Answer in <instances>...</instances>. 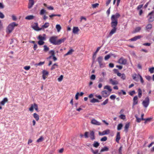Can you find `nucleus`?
Listing matches in <instances>:
<instances>
[{"label":"nucleus","instance_id":"1","mask_svg":"<svg viewBox=\"0 0 154 154\" xmlns=\"http://www.w3.org/2000/svg\"><path fill=\"white\" fill-rule=\"evenodd\" d=\"M120 16V14L118 13H117L115 14L112 15V16L111 17V27L112 28L107 36V37L111 36L116 32L117 29L116 27L118 24V19Z\"/></svg>","mask_w":154,"mask_h":154},{"label":"nucleus","instance_id":"2","mask_svg":"<svg viewBox=\"0 0 154 154\" xmlns=\"http://www.w3.org/2000/svg\"><path fill=\"white\" fill-rule=\"evenodd\" d=\"M17 25L15 22H13L9 24L7 27V32L9 33H11L14 29V27Z\"/></svg>","mask_w":154,"mask_h":154},{"label":"nucleus","instance_id":"3","mask_svg":"<svg viewBox=\"0 0 154 154\" xmlns=\"http://www.w3.org/2000/svg\"><path fill=\"white\" fill-rule=\"evenodd\" d=\"M103 57L102 56H99L97 59V61L100 68H103L105 66V63L103 62Z\"/></svg>","mask_w":154,"mask_h":154},{"label":"nucleus","instance_id":"4","mask_svg":"<svg viewBox=\"0 0 154 154\" xmlns=\"http://www.w3.org/2000/svg\"><path fill=\"white\" fill-rule=\"evenodd\" d=\"M154 11H152L151 12L149 13L147 15V17H148V22H152L154 20Z\"/></svg>","mask_w":154,"mask_h":154},{"label":"nucleus","instance_id":"5","mask_svg":"<svg viewBox=\"0 0 154 154\" xmlns=\"http://www.w3.org/2000/svg\"><path fill=\"white\" fill-rule=\"evenodd\" d=\"M57 38V37L56 36H51L50 38L49 41L53 45H56Z\"/></svg>","mask_w":154,"mask_h":154},{"label":"nucleus","instance_id":"6","mask_svg":"<svg viewBox=\"0 0 154 154\" xmlns=\"http://www.w3.org/2000/svg\"><path fill=\"white\" fill-rule=\"evenodd\" d=\"M149 103V99L148 97H147L145 98V99L143 100L142 103V104L143 106L145 108H146L148 107Z\"/></svg>","mask_w":154,"mask_h":154},{"label":"nucleus","instance_id":"7","mask_svg":"<svg viewBox=\"0 0 154 154\" xmlns=\"http://www.w3.org/2000/svg\"><path fill=\"white\" fill-rule=\"evenodd\" d=\"M34 109H35L37 112L39 111V110H38V105L35 103L31 105V106L29 108V110L30 111L32 112L33 111Z\"/></svg>","mask_w":154,"mask_h":154},{"label":"nucleus","instance_id":"8","mask_svg":"<svg viewBox=\"0 0 154 154\" xmlns=\"http://www.w3.org/2000/svg\"><path fill=\"white\" fill-rule=\"evenodd\" d=\"M103 45L101 46L98 47L96 51L94 52V53L93 54V57H92V60H93V63L94 62L95 60V59L97 53L100 50L101 48L102 47Z\"/></svg>","mask_w":154,"mask_h":154},{"label":"nucleus","instance_id":"9","mask_svg":"<svg viewBox=\"0 0 154 154\" xmlns=\"http://www.w3.org/2000/svg\"><path fill=\"white\" fill-rule=\"evenodd\" d=\"M34 24V25L32 26V27L35 31H39L42 29V28H40L38 26V24L37 23H35Z\"/></svg>","mask_w":154,"mask_h":154},{"label":"nucleus","instance_id":"10","mask_svg":"<svg viewBox=\"0 0 154 154\" xmlns=\"http://www.w3.org/2000/svg\"><path fill=\"white\" fill-rule=\"evenodd\" d=\"M127 60L123 57H122L120 58L119 60V63L121 64L125 65L126 64Z\"/></svg>","mask_w":154,"mask_h":154},{"label":"nucleus","instance_id":"11","mask_svg":"<svg viewBox=\"0 0 154 154\" xmlns=\"http://www.w3.org/2000/svg\"><path fill=\"white\" fill-rule=\"evenodd\" d=\"M66 39V38H61L60 39H57V41L56 45H60L62 43H63Z\"/></svg>","mask_w":154,"mask_h":154},{"label":"nucleus","instance_id":"12","mask_svg":"<svg viewBox=\"0 0 154 154\" xmlns=\"http://www.w3.org/2000/svg\"><path fill=\"white\" fill-rule=\"evenodd\" d=\"M34 0H29L28 7L29 9L31 8L34 4Z\"/></svg>","mask_w":154,"mask_h":154},{"label":"nucleus","instance_id":"13","mask_svg":"<svg viewBox=\"0 0 154 154\" xmlns=\"http://www.w3.org/2000/svg\"><path fill=\"white\" fill-rule=\"evenodd\" d=\"M138 103V97L137 96H134L133 99V103L132 106H134Z\"/></svg>","mask_w":154,"mask_h":154},{"label":"nucleus","instance_id":"14","mask_svg":"<svg viewBox=\"0 0 154 154\" xmlns=\"http://www.w3.org/2000/svg\"><path fill=\"white\" fill-rule=\"evenodd\" d=\"M110 133V130L109 129H107L103 131L102 132H99V134L100 135H104L109 134Z\"/></svg>","mask_w":154,"mask_h":154},{"label":"nucleus","instance_id":"15","mask_svg":"<svg viewBox=\"0 0 154 154\" xmlns=\"http://www.w3.org/2000/svg\"><path fill=\"white\" fill-rule=\"evenodd\" d=\"M152 27V25L151 24L149 23L145 27V30L147 32H149L151 29Z\"/></svg>","mask_w":154,"mask_h":154},{"label":"nucleus","instance_id":"16","mask_svg":"<svg viewBox=\"0 0 154 154\" xmlns=\"http://www.w3.org/2000/svg\"><path fill=\"white\" fill-rule=\"evenodd\" d=\"M142 37V36L140 35H138L135 36L134 37L131 38L129 39V40L131 41H135L137 39L140 38Z\"/></svg>","mask_w":154,"mask_h":154},{"label":"nucleus","instance_id":"17","mask_svg":"<svg viewBox=\"0 0 154 154\" xmlns=\"http://www.w3.org/2000/svg\"><path fill=\"white\" fill-rule=\"evenodd\" d=\"M121 139L120 132H118L116 136V141L117 143H119V140Z\"/></svg>","mask_w":154,"mask_h":154},{"label":"nucleus","instance_id":"18","mask_svg":"<svg viewBox=\"0 0 154 154\" xmlns=\"http://www.w3.org/2000/svg\"><path fill=\"white\" fill-rule=\"evenodd\" d=\"M109 82L113 85H117L119 83L116 80H113L112 79H109Z\"/></svg>","mask_w":154,"mask_h":154},{"label":"nucleus","instance_id":"19","mask_svg":"<svg viewBox=\"0 0 154 154\" xmlns=\"http://www.w3.org/2000/svg\"><path fill=\"white\" fill-rule=\"evenodd\" d=\"M90 137L91 138V139L92 140H93L95 139V135L94 132L93 131H90Z\"/></svg>","mask_w":154,"mask_h":154},{"label":"nucleus","instance_id":"20","mask_svg":"<svg viewBox=\"0 0 154 154\" xmlns=\"http://www.w3.org/2000/svg\"><path fill=\"white\" fill-rule=\"evenodd\" d=\"M101 94H102V96L104 97H106L108 96L109 94H108V92L106 90L103 91L101 92Z\"/></svg>","mask_w":154,"mask_h":154},{"label":"nucleus","instance_id":"21","mask_svg":"<svg viewBox=\"0 0 154 154\" xmlns=\"http://www.w3.org/2000/svg\"><path fill=\"white\" fill-rule=\"evenodd\" d=\"M8 99L7 97L4 98L3 100L0 102V105H4L5 103L8 102Z\"/></svg>","mask_w":154,"mask_h":154},{"label":"nucleus","instance_id":"22","mask_svg":"<svg viewBox=\"0 0 154 154\" xmlns=\"http://www.w3.org/2000/svg\"><path fill=\"white\" fill-rule=\"evenodd\" d=\"M91 123L93 124L98 125H100L101 124L99 122H98L95 119H92L91 121Z\"/></svg>","mask_w":154,"mask_h":154},{"label":"nucleus","instance_id":"23","mask_svg":"<svg viewBox=\"0 0 154 154\" xmlns=\"http://www.w3.org/2000/svg\"><path fill=\"white\" fill-rule=\"evenodd\" d=\"M139 74H138V75H137L136 74H135L134 75H132L133 79L134 80L136 81H138L139 77Z\"/></svg>","mask_w":154,"mask_h":154},{"label":"nucleus","instance_id":"24","mask_svg":"<svg viewBox=\"0 0 154 154\" xmlns=\"http://www.w3.org/2000/svg\"><path fill=\"white\" fill-rule=\"evenodd\" d=\"M129 126L130 124L129 123H127L125 124V126L124 127V131H125L126 133L128 132Z\"/></svg>","mask_w":154,"mask_h":154},{"label":"nucleus","instance_id":"25","mask_svg":"<svg viewBox=\"0 0 154 154\" xmlns=\"http://www.w3.org/2000/svg\"><path fill=\"white\" fill-rule=\"evenodd\" d=\"M79 31L78 27H74L73 29L72 32L74 34H77Z\"/></svg>","mask_w":154,"mask_h":154},{"label":"nucleus","instance_id":"26","mask_svg":"<svg viewBox=\"0 0 154 154\" xmlns=\"http://www.w3.org/2000/svg\"><path fill=\"white\" fill-rule=\"evenodd\" d=\"M34 18V16L32 15H29L26 17L25 19L26 20H30L33 19Z\"/></svg>","mask_w":154,"mask_h":154},{"label":"nucleus","instance_id":"27","mask_svg":"<svg viewBox=\"0 0 154 154\" xmlns=\"http://www.w3.org/2000/svg\"><path fill=\"white\" fill-rule=\"evenodd\" d=\"M109 149L108 147L105 146L104 147L102 148L100 150V152H102L105 151H107L109 150Z\"/></svg>","mask_w":154,"mask_h":154},{"label":"nucleus","instance_id":"28","mask_svg":"<svg viewBox=\"0 0 154 154\" xmlns=\"http://www.w3.org/2000/svg\"><path fill=\"white\" fill-rule=\"evenodd\" d=\"M141 29V28L140 27H137L135 28L134 30L133 31V33H135L139 32Z\"/></svg>","mask_w":154,"mask_h":154},{"label":"nucleus","instance_id":"29","mask_svg":"<svg viewBox=\"0 0 154 154\" xmlns=\"http://www.w3.org/2000/svg\"><path fill=\"white\" fill-rule=\"evenodd\" d=\"M38 39L39 40L44 41L46 40V37L42 36L41 35H39L38 36Z\"/></svg>","mask_w":154,"mask_h":154},{"label":"nucleus","instance_id":"30","mask_svg":"<svg viewBox=\"0 0 154 154\" xmlns=\"http://www.w3.org/2000/svg\"><path fill=\"white\" fill-rule=\"evenodd\" d=\"M137 91L138 92V96L139 98L141 97L142 95V91L141 89L140 88H139L138 89Z\"/></svg>","mask_w":154,"mask_h":154},{"label":"nucleus","instance_id":"31","mask_svg":"<svg viewBox=\"0 0 154 154\" xmlns=\"http://www.w3.org/2000/svg\"><path fill=\"white\" fill-rule=\"evenodd\" d=\"M33 117L35 119L36 121H38L39 119V116L37 113H35L33 114Z\"/></svg>","mask_w":154,"mask_h":154},{"label":"nucleus","instance_id":"32","mask_svg":"<svg viewBox=\"0 0 154 154\" xmlns=\"http://www.w3.org/2000/svg\"><path fill=\"white\" fill-rule=\"evenodd\" d=\"M113 54L111 53L109 54L106 55L104 57V59L105 60H108L111 57V56Z\"/></svg>","mask_w":154,"mask_h":154},{"label":"nucleus","instance_id":"33","mask_svg":"<svg viewBox=\"0 0 154 154\" xmlns=\"http://www.w3.org/2000/svg\"><path fill=\"white\" fill-rule=\"evenodd\" d=\"M100 101L97 99H95L94 98H93L91 100L90 102L92 103H95L96 102H99Z\"/></svg>","mask_w":154,"mask_h":154},{"label":"nucleus","instance_id":"34","mask_svg":"<svg viewBox=\"0 0 154 154\" xmlns=\"http://www.w3.org/2000/svg\"><path fill=\"white\" fill-rule=\"evenodd\" d=\"M122 94L124 95H125L126 94V92L123 90H122L120 92H118V94L119 95H121Z\"/></svg>","mask_w":154,"mask_h":154},{"label":"nucleus","instance_id":"35","mask_svg":"<svg viewBox=\"0 0 154 154\" xmlns=\"http://www.w3.org/2000/svg\"><path fill=\"white\" fill-rule=\"evenodd\" d=\"M135 117L136 119V122L138 123L140 122L142 120V119H141V118H139V117H138L137 115H135Z\"/></svg>","mask_w":154,"mask_h":154},{"label":"nucleus","instance_id":"36","mask_svg":"<svg viewBox=\"0 0 154 154\" xmlns=\"http://www.w3.org/2000/svg\"><path fill=\"white\" fill-rule=\"evenodd\" d=\"M123 127V124L122 123L119 124L117 127V129L118 131L120 130Z\"/></svg>","mask_w":154,"mask_h":154},{"label":"nucleus","instance_id":"37","mask_svg":"<svg viewBox=\"0 0 154 154\" xmlns=\"http://www.w3.org/2000/svg\"><path fill=\"white\" fill-rule=\"evenodd\" d=\"M93 145L94 147L96 148H97L99 146L100 143L98 142L95 141L94 142V143L93 144Z\"/></svg>","mask_w":154,"mask_h":154},{"label":"nucleus","instance_id":"38","mask_svg":"<svg viewBox=\"0 0 154 154\" xmlns=\"http://www.w3.org/2000/svg\"><path fill=\"white\" fill-rule=\"evenodd\" d=\"M49 26V23L48 22H46L44 25L42 26L41 28H42V29L43 28H47Z\"/></svg>","mask_w":154,"mask_h":154},{"label":"nucleus","instance_id":"39","mask_svg":"<svg viewBox=\"0 0 154 154\" xmlns=\"http://www.w3.org/2000/svg\"><path fill=\"white\" fill-rule=\"evenodd\" d=\"M56 28L57 29L58 32H59L61 29V27L59 24L56 25Z\"/></svg>","mask_w":154,"mask_h":154},{"label":"nucleus","instance_id":"40","mask_svg":"<svg viewBox=\"0 0 154 154\" xmlns=\"http://www.w3.org/2000/svg\"><path fill=\"white\" fill-rule=\"evenodd\" d=\"M104 88L108 90L110 92L112 91V89L110 87L109 85L105 86L104 87Z\"/></svg>","mask_w":154,"mask_h":154},{"label":"nucleus","instance_id":"41","mask_svg":"<svg viewBox=\"0 0 154 154\" xmlns=\"http://www.w3.org/2000/svg\"><path fill=\"white\" fill-rule=\"evenodd\" d=\"M42 75L45 76H47L48 75L49 73L47 71L44 70L42 71Z\"/></svg>","mask_w":154,"mask_h":154},{"label":"nucleus","instance_id":"42","mask_svg":"<svg viewBox=\"0 0 154 154\" xmlns=\"http://www.w3.org/2000/svg\"><path fill=\"white\" fill-rule=\"evenodd\" d=\"M122 146H121L118 149V154H122Z\"/></svg>","mask_w":154,"mask_h":154},{"label":"nucleus","instance_id":"43","mask_svg":"<svg viewBox=\"0 0 154 154\" xmlns=\"http://www.w3.org/2000/svg\"><path fill=\"white\" fill-rule=\"evenodd\" d=\"M43 137L42 136H41L37 140V142L39 143L42 142L43 141Z\"/></svg>","mask_w":154,"mask_h":154},{"label":"nucleus","instance_id":"44","mask_svg":"<svg viewBox=\"0 0 154 154\" xmlns=\"http://www.w3.org/2000/svg\"><path fill=\"white\" fill-rule=\"evenodd\" d=\"M109 100L108 99H106L103 103H101L102 106L105 105L107 104L108 103Z\"/></svg>","mask_w":154,"mask_h":154},{"label":"nucleus","instance_id":"45","mask_svg":"<svg viewBox=\"0 0 154 154\" xmlns=\"http://www.w3.org/2000/svg\"><path fill=\"white\" fill-rule=\"evenodd\" d=\"M55 66H58V65L56 63H55L52 65L51 68V70H52L55 69L56 68Z\"/></svg>","mask_w":154,"mask_h":154},{"label":"nucleus","instance_id":"46","mask_svg":"<svg viewBox=\"0 0 154 154\" xmlns=\"http://www.w3.org/2000/svg\"><path fill=\"white\" fill-rule=\"evenodd\" d=\"M91 152L93 153L94 154H97L98 152V149L96 150L95 151H94L92 148H91Z\"/></svg>","mask_w":154,"mask_h":154},{"label":"nucleus","instance_id":"47","mask_svg":"<svg viewBox=\"0 0 154 154\" xmlns=\"http://www.w3.org/2000/svg\"><path fill=\"white\" fill-rule=\"evenodd\" d=\"M44 50L45 52H47L49 49V48L47 46H46V45H44Z\"/></svg>","mask_w":154,"mask_h":154},{"label":"nucleus","instance_id":"48","mask_svg":"<svg viewBox=\"0 0 154 154\" xmlns=\"http://www.w3.org/2000/svg\"><path fill=\"white\" fill-rule=\"evenodd\" d=\"M38 43L39 45H42L45 43V42L44 41L39 40L38 42Z\"/></svg>","mask_w":154,"mask_h":154},{"label":"nucleus","instance_id":"49","mask_svg":"<svg viewBox=\"0 0 154 154\" xmlns=\"http://www.w3.org/2000/svg\"><path fill=\"white\" fill-rule=\"evenodd\" d=\"M46 12V11L44 9H42L40 11V14L41 15H43Z\"/></svg>","mask_w":154,"mask_h":154},{"label":"nucleus","instance_id":"50","mask_svg":"<svg viewBox=\"0 0 154 154\" xmlns=\"http://www.w3.org/2000/svg\"><path fill=\"white\" fill-rule=\"evenodd\" d=\"M107 137L106 136H104V137H102L100 139V140L101 141H105L107 140Z\"/></svg>","mask_w":154,"mask_h":154},{"label":"nucleus","instance_id":"51","mask_svg":"<svg viewBox=\"0 0 154 154\" xmlns=\"http://www.w3.org/2000/svg\"><path fill=\"white\" fill-rule=\"evenodd\" d=\"M135 94V91L134 90H133L131 91H130L129 92V94L131 96H133V94Z\"/></svg>","mask_w":154,"mask_h":154},{"label":"nucleus","instance_id":"52","mask_svg":"<svg viewBox=\"0 0 154 154\" xmlns=\"http://www.w3.org/2000/svg\"><path fill=\"white\" fill-rule=\"evenodd\" d=\"M99 5V4L98 3H96L94 4H92V6L93 8H95L97 7L98 5Z\"/></svg>","mask_w":154,"mask_h":154},{"label":"nucleus","instance_id":"53","mask_svg":"<svg viewBox=\"0 0 154 154\" xmlns=\"http://www.w3.org/2000/svg\"><path fill=\"white\" fill-rule=\"evenodd\" d=\"M45 63V62H40L38 63H36L35 65L36 66H41L43 65Z\"/></svg>","mask_w":154,"mask_h":154},{"label":"nucleus","instance_id":"54","mask_svg":"<svg viewBox=\"0 0 154 154\" xmlns=\"http://www.w3.org/2000/svg\"><path fill=\"white\" fill-rule=\"evenodd\" d=\"M73 51L74 50L72 49H71L69 50V51L67 52V54H69V55H71L72 54V53Z\"/></svg>","mask_w":154,"mask_h":154},{"label":"nucleus","instance_id":"55","mask_svg":"<svg viewBox=\"0 0 154 154\" xmlns=\"http://www.w3.org/2000/svg\"><path fill=\"white\" fill-rule=\"evenodd\" d=\"M121 78L123 80H124L126 78V76L125 74L122 73V75L121 76Z\"/></svg>","mask_w":154,"mask_h":154},{"label":"nucleus","instance_id":"56","mask_svg":"<svg viewBox=\"0 0 154 154\" xmlns=\"http://www.w3.org/2000/svg\"><path fill=\"white\" fill-rule=\"evenodd\" d=\"M154 67L150 68L149 69V71L151 73H152L154 72Z\"/></svg>","mask_w":154,"mask_h":154},{"label":"nucleus","instance_id":"57","mask_svg":"<svg viewBox=\"0 0 154 154\" xmlns=\"http://www.w3.org/2000/svg\"><path fill=\"white\" fill-rule=\"evenodd\" d=\"M152 118H149L147 119H145V121H146L147 122H150L151 121V120L152 119Z\"/></svg>","mask_w":154,"mask_h":154},{"label":"nucleus","instance_id":"58","mask_svg":"<svg viewBox=\"0 0 154 154\" xmlns=\"http://www.w3.org/2000/svg\"><path fill=\"white\" fill-rule=\"evenodd\" d=\"M120 118L122 119H125V116L123 114H121L119 116Z\"/></svg>","mask_w":154,"mask_h":154},{"label":"nucleus","instance_id":"59","mask_svg":"<svg viewBox=\"0 0 154 154\" xmlns=\"http://www.w3.org/2000/svg\"><path fill=\"white\" fill-rule=\"evenodd\" d=\"M139 76L140 79V82L142 84H143L144 83V80L141 76L140 74H139Z\"/></svg>","mask_w":154,"mask_h":154},{"label":"nucleus","instance_id":"60","mask_svg":"<svg viewBox=\"0 0 154 154\" xmlns=\"http://www.w3.org/2000/svg\"><path fill=\"white\" fill-rule=\"evenodd\" d=\"M5 17V16L3 13L0 11V18L1 19H3Z\"/></svg>","mask_w":154,"mask_h":154},{"label":"nucleus","instance_id":"61","mask_svg":"<svg viewBox=\"0 0 154 154\" xmlns=\"http://www.w3.org/2000/svg\"><path fill=\"white\" fill-rule=\"evenodd\" d=\"M89 134V132H85V133L84 136L85 138H88V134Z\"/></svg>","mask_w":154,"mask_h":154},{"label":"nucleus","instance_id":"62","mask_svg":"<svg viewBox=\"0 0 154 154\" xmlns=\"http://www.w3.org/2000/svg\"><path fill=\"white\" fill-rule=\"evenodd\" d=\"M49 53L51 54V56H53L55 55L54 51L53 50H51L49 51Z\"/></svg>","mask_w":154,"mask_h":154},{"label":"nucleus","instance_id":"63","mask_svg":"<svg viewBox=\"0 0 154 154\" xmlns=\"http://www.w3.org/2000/svg\"><path fill=\"white\" fill-rule=\"evenodd\" d=\"M63 75H61L60 77L59 78H58V81H59V82H60L63 79Z\"/></svg>","mask_w":154,"mask_h":154},{"label":"nucleus","instance_id":"64","mask_svg":"<svg viewBox=\"0 0 154 154\" xmlns=\"http://www.w3.org/2000/svg\"><path fill=\"white\" fill-rule=\"evenodd\" d=\"M145 78L146 79L149 81H150L151 79V77L148 75L146 76Z\"/></svg>","mask_w":154,"mask_h":154}]
</instances>
